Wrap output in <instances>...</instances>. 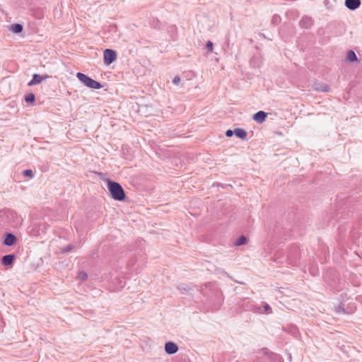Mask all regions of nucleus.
Here are the masks:
<instances>
[{
	"label": "nucleus",
	"instance_id": "obj_26",
	"mask_svg": "<svg viewBox=\"0 0 362 362\" xmlns=\"http://www.w3.org/2000/svg\"><path fill=\"white\" fill-rule=\"evenodd\" d=\"M325 5L328 9H330L332 8L330 0H325Z\"/></svg>",
	"mask_w": 362,
	"mask_h": 362
},
{
	"label": "nucleus",
	"instance_id": "obj_7",
	"mask_svg": "<svg viewBox=\"0 0 362 362\" xmlns=\"http://www.w3.org/2000/svg\"><path fill=\"white\" fill-rule=\"evenodd\" d=\"M16 237L11 233H6L3 240V244L6 246H11L16 242Z\"/></svg>",
	"mask_w": 362,
	"mask_h": 362
},
{
	"label": "nucleus",
	"instance_id": "obj_18",
	"mask_svg": "<svg viewBox=\"0 0 362 362\" xmlns=\"http://www.w3.org/2000/svg\"><path fill=\"white\" fill-rule=\"evenodd\" d=\"M88 278V274L85 272H81L78 274V279L81 281H85Z\"/></svg>",
	"mask_w": 362,
	"mask_h": 362
},
{
	"label": "nucleus",
	"instance_id": "obj_28",
	"mask_svg": "<svg viewBox=\"0 0 362 362\" xmlns=\"http://www.w3.org/2000/svg\"><path fill=\"white\" fill-rule=\"evenodd\" d=\"M279 18V16H274L273 18H272V23H277Z\"/></svg>",
	"mask_w": 362,
	"mask_h": 362
},
{
	"label": "nucleus",
	"instance_id": "obj_13",
	"mask_svg": "<svg viewBox=\"0 0 362 362\" xmlns=\"http://www.w3.org/2000/svg\"><path fill=\"white\" fill-rule=\"evenodd\" d=\"M315 90L317 91L327 93L329 91L330 88L327 84L322 83L316 85Z\"/></svg>",
	"mask_w": 362,
	"mask_h": 362
},
{
	"label": "nucleus",
	"instance_id": "obj_21",
	"mask_svg": "<svg viewBox=\"0 0 362 362\" xmlns=\"http://www.w3.org/2000/svg\"><path fill=\"white\" fill-rule=\"evenodd\" d=\"M206 49L209 52H211L214 49V44L211 41H208L206 43Z\"/></svg>",
	"mask_w": 362,
	"mask_h": 362
},
{
	"label": "nucleus",
	"instance_id": "obj_29",
	"mask_svg": "<svg viewBox=\"0 0 362 362\" xmlns=\"http://www.w3.org/2000/svg\"><path fill=\"white\" fill-rule=\"evenodd\" d=\"M337 312H342V313H345V309L344 308H342L341 306H339L337 308Z\"/></svg>",
	"mask_w": 362,
	"mask_h": 362
},
{
	"label": "nucleus",
	"instance_id": "obj_5",
	"mask_svg": "<svg viewBox=\"0 0 362 362\" xmlns=\"http://www.w3.org/2000/svg\"><path fill=\"white\" fill-rule=\"evenodd\" d=\"M165 351L169 355L175 354L178 351L177 345L172 341H168L165 344Z\"/></svg>",
	"mask_w": 362,
	"mask_h": 362
},
{
	"label": "nucleus",
	"instance_id": "obj_25",
	"mask_svg": "<svg viewBox=\"0 0 362 362\" xmlns=\"http://www.w3.org/2000/svg\"><path fill=\"white\" fill-rule=\"evenodd\" d=\"M180 82V78L177 76H176L173 80V83L175 84V85H178L179 83Z\"/></svg>",
	"mask_w": 362,
	"mask_h": 362
},
{
	"label": "nucleus",
	"instance_id": "obj_1",
	"mask_svg": "<svg viewBox=\"0 0 362 362\" xmlns=\"http://www.w3.org/2000/svg\"><path fill=\"white\" fill-rule=\"evenodd\" d=\"M107 188L112 197L117 201H124L126 198L124 190L122 185L115 181L107 180Z\"/></svg>",
	"mask_w": 362,
	"mask_h": 362
},
{
	"label": "nucleus",
	"instance_id": "obj_24",
	"mask_svg": "<svg viewBox=\"0 0 362 362\" xmlns=\"http://www.w3.org/2000/svg\"><path fill=\"white\" fill-rule=\"evenodd\" d=\"M235 133V129L232 130V129H228L226 132V136L227 137H230L232 136Z\"/></svg>",
	"mask_w": 362,
	"mask_h": 362
},
{
	"label": "nucleus",
	"instance_id": "obj_9",
	"mask_svg": "<svg viewBox=\"0 0 362 362\" xmlns=\"http://www.w3.org/2000/svg\"><path fill=\"white\" fill-rule=\"evenodd\" d=\"M267 117V114L264 111H258L255 114L253 115V119L258 123H262L265 121Z\"/></svg>",
	"mask_w": 362,
	"mask_h": 362
},
{
	"label": "nucleus",
	"instance_id": "obj_23",
	"mask_svg": "<svg viewBox=\"0 0 362 362\" xmlns=\"http://www.w3.org/2000/svg\"><path fill=\"white\" fill-rule=\"evenodd\" d=\"M73 248H74V246L72 245H69L62 249V252H68L71 251Z\"/></svg>",
	"mask_w": 362,
	"mask_h": 362
},
{
	"label": "nucleus",
	"instance_id": "obj_30",
	"mask_svg": "<svg viewBox=\"0 0 362 362\" xmlns=\"http://www.w3.org/2000/svg\"><path fill=\"white\" fill-rule=\"evenodd\" d=\"M128 266L129 267H130V266L132 267V266H134V263L130 262L128 263Z\"/></svg>",
	"mask_w": 362,
	"mask_h": 362
},
{
	"label": "nucleus",
	"instance_id": "obj_16",
	"mask_svg": "<svg viewBox=\"0 0 362 362\" xmlns=\"http://www.w3.org/2000/svg\"><path fill=\"white\" fill-rule=\"evenodd\" d=\"M35 95L32 93H28L25 96V101L27 103H33L35 102Z\"/></svg>",
	"mask_w": 362,
	"mask_h": 362
},
{
	"label": "nucleus",
	"instance_id": "obj_12",
	"mask_svg": "<svg viewBox=\"0 0 362 362\" xmlns=\"http://www.w3.org/2000/svg\"><path fill=\"white\" fill-rule=\"evenodd\" d=\"M23 27L20 23L12 24L10 26V30L12 32H13L14 33H17V34L21 33L23 31Z\"/></svg>",
	"mask_w": 362,
	"mask_h": 362
},
{
	"label": "nucleus",
	"instance_id": "obj_27",
	"mask_svg": "<svg viewBox=\"0 0 362 362\" xmlns=\"http://www.w3.org/2000/svg\"><path fill=\"white\" fill-rule=\"evenodd\" d=\"M274 262H277V263H284V260L282 259V258L279 257H277L274 259Z\"/></svg>",
	"mask_w": 362,
	"mask_h": 362
},
{
	"label": "nucleus",
	"instance_id": "obj_10",
	"mask_svg": "<svg viewBox=\"0 0 362 362\" xmlns=\"http://www.w3.org/2000/svg\"><path fill=\"white\" fill-rule=\"evenodd\" d=\"M14 258V255H6L3 256L1 262L4 265L8 266L13 264Z\"/></svg>",
	"mask_w": 362,
	"mask_h": 362
},
{
	"label": "nucleus",
	"instance_id": "obj_14",
	"mask_svg": "<svg viewBox=\"0 0 362 362\" xmlns=\"http://www.w3.org/2000/svg\"><path fill=\"white\" fill-rule=\"evenodd\" d=\"M346 59L350 62H354L357 61L358 58H357L356 54H355V52L353 50H349V51H348L347 54H346Z\"/></svg>",
	"mask_w": 362,
	"mask_h": 362
},
{
	"label": "nucleus",
	"instance_id": "obj_11",
	"mask_svg": "<svg viewBox=\"0 0 362 362\" xmlns=\"http://www.w3.org/2000/svg\"><path fill=\"white\" fill-rule=\"evenodd\" d=\"M234 134L241 139H245L247 137V132L241 128H235Z\"/></svg>",
	"mask_w": 362,
	"mask_h": 362
},
{
	"label": "nucleus",
	"instance_id": "obj_2",
	"mask_svg": "<svg viewBox=\"0 0 362 362\" xmlns=\"http://www.w3.org/2000/svg\"><path fill=\"white\" fill-rule=\"evenodd\" d=\"M76 77L85 86H86L87 87H88L90 88L100 89L103 87L102 85L100 84V83L93 80V78H91L90 77H89L88 76H87L83 73L78 72L76 74Z\"/></svg>",
	"mask_w": 362,
	"mask_h": 362
},
{
	"label": "nucleus",
	"instance_id": "obj_6",
	"mask_svg": "<svg viewBox=\"0 0 362 362\" xmlns=\"http://www.w3.org/2000/svg\"><path fill=\"white\" fill-rule=\"evenodd\" d=\"M361 4V0H345L344 1L345 6L351 11L357 9L360 7Z\"/></svg>",
	"mask_w": 362,
	"mask_h": 362
},
{
	"label": "nucleus",
	"instance_id": "obj_22",
	"mask_svg": "<svg viewBox=\"0 0 362 362\" xmlns=\"http://www.w3.org/2000/svg\"><path fill=\"white\" fill-rule=\"evenodd\" d=\"M253 311L256 313H263V311L262 310V308L259 305H255L253 307Z\"/></svg>",
	"mask_w": 362,
	"mask_h": 362
},
{
	"label": "nucleus",
	"instance_id": "obj_19",
	"mask_svg": "<svg viewBox=\"0 0 362 362\" xmlns=\"http://www.w3.org/2000/svg\"><path fill=\"white\" fill-rule=\"evenodd\" d=\"M23 174L25 177H33V170H30V169H27V170H25L23 172Z\"/></svg>",
	"mask_w": 362,
	"mask_h": 362
},
{
	"label": "nucleus",
	"instance_id": "obj_15",
	"mask_svg": "<svg viewBox=\"0 0 362 362\" xmlns=\"http://www.w3.org/2000/svg\"><path fill=\"white\" fill-rule=\"evenodd\" d=\"M300 24L303 28H308L311 25V18L309 17H303L300 21Z\"/></svg>",
	"mask_w": 362,
	"mask_h": 362
},
{
	"label": "nucleus",
	"instance_id": "obj_20",
	"mask_svg": "<svg viewBox=\"0 0 362 362\" xmlns=\"http://www.w3.org/2000/svg\"><path fill=\"white\" fill-rule=\"evenodd\" d=\"M263 310H264V312L263 313H272V308L270 307V305L267 303H265L263 306Z\"/></svg>",
	"mask_w": 362,
	"mask_h": 362
},
{
	"label": "nucleus",
	"instance_id": "obj_4",
	"mask_svg": "<svg viewBox=\"0 0 362 362\" xmlns=\"http://www.w3.org/2000/svg\"><path fill=\"white\" fill-rule=\"evenodd\" d=\"M104 64L110 65L117 59L116 51L111 49H105L103 52Z\"/></svg>",
	"mask_w": 362,
	"mask_h": 362
},
{
	"label": "nucleus",
	"instance_id": "obj_17",
	"mask_svg": "<svg viewBox=\"0 0 362 362\" xmlns=\"http://www.w3.org/2000/svg\"><path fill=\"white\" fill-rule=\"evenodd\" d=\"M247 242V238L244 236V235H242L240 236L235 242V245L237 246H240V245H245L246 244Z\"/></svg>",
	"mask_w": 362,
	"mask_h": 362
},
{
	"label": "nucleus",
	"instance_id": "obj_8",
	"mask_svg": "<svg viewBox=\"0 0 362 362\" xmlns=\"http://www.w3.org/2000/svg\"><path fill=\"white\" fill-rule=\"evenodd\" d=\"M48 77H49L48 76H45V77H43L42 76H41L40 74H34L33 75V78L28 82V86H33L34 85L38 84V83H41L44 79L47 78Z\"/></svg>",
	"mask_w": 362,
	"mask_h": 362
},
{
	"label": "nucleus",
	"instance_id": "obj_3",
	"mask_svg": "<svg viewBox=\"0 0 362 362\" xmlns=\"http://www.w3.org/2000/svg\"><path fill=\"white\" fill-rule=\"evenodd\" d=\"M299 250L295 246L293 247L288 252L286 256V262L291 265L298 266L299 264Z\"/></svg>",
	"mask_w": 362,
	"mask_h": 362
}]
</instances>
